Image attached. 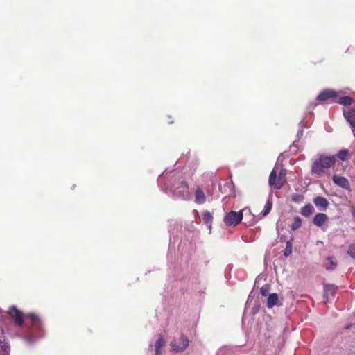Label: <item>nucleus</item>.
I'll return each instance as SVG.
<instances>
[{"instance_id": "1", "label": "nucleus", "mask_w": 355, "mask_h": 355, "mask_svg": "<svg viewBox=\"0 0 355 355\" xmlns=\"http://www.w3.org/2000/svg\"><path fill=\"white\" fill-rule=\"evenodd\" d=\"M9 313L14 319L15 325L20 327L18 336L28 345L37 343L44 336V327L41 318L33 313H24L16 306H11Z\"/></svg>"}, {"instance_id": "2", "label": "nucleus", "mask_w": 355, "mask_h": 355, "mask_svg": "<svg viewBox=\"0 0 355 355\" xmlns=\"http://www.w3.org/2000/svg\"><path fill=\"white\" fill-rule=\"evenodd\" d=\"M336 157L334 155H319L312 162L311 171L312 174L318 176L324 175L327 170L336 163Z\"/></svg>"}, {"instance_id": "3", "label": "nucleus", "mask_w": 355, "mask_h": 355, "mask_svg": "<svg viewBox=\"0 0 355 355\" xmlns=\"http://www.w3.org/2000/svg\"><path fill=\"white\" fill-rule=\"evenodd\" d=\"M173 183L168 185L167 189L178 198L189 200L191 195L187 184L184 180H181L180 175L178 177L173 175Z\"/></svg>"}, {"instance_id": "4", "label": "nucleus", "mask_w": 355, "mask_h": 355, "mask_svg": "<svg viewBox=\"0 0 355 355\" xmlns=\"http://www.w3.org/2000/svg\"><path fill=\"white\" fill-rule=\"evenodd\" d=\"M243 219V211H230L226 214L224 217L223 221L227 226H236Z\"/></svg>"}, {"instance_id": "5", "label": "nucleus", "mask_w": 355, "mask_h": 355, "mask_svg": "<svg viewBox=\"0 0 355 355\" xmlns=\"http://www.w3.org/2000/svg\"><path fill=\"white\" fill-rule=\"evenodd\" d=\"M189 339L186 336H181L178 340H175L171 342V350L175 352H182L189 346Z\"/></svg>"}, {"instance_id": "6", "label": "nucleus", "mask_w": 355, "mask_h": 355, "mask_svg": "<svg viewBox=\"0 0 355 355\" xmlns=\"http://www.w3.org/2000/svg\"><path fill=\"white\" fill-rule=\"evenodd\" d=\"M329 217L327 214L318 213L314 216L313 223L315 226L320 227L322 230H326L327 226H325V224L327 223Z\"/></svg>"}, {"instance_id": "7", "label": "nucleus", "mask_w": 355, "mask_h": 355, "mask_svg": "<svg viewBox=\"0 0 355 355\" xmlns=\"http://www.w3.org/2000/svg\"><path fill=\"white\" fill-rule=\"evenodd\" d=\"M332 180L334 183L337 186L347 190L350 189L349 182L346 178L335 175L333 176Z\"/></svg>"}, {"instance_id": "8", "label": "nucleus", "mask_w": 355, "mask_h": 355, "mask_svg": "<svg viewBox=\"0 0 355 355\" xmlns=\"http://www.w3.org/2000/svg\"><path fill=\"white\" fill-rule=\"evenodd\" d=\"M343 113L345 119L350 124L352 131L355 137V109H351L348 112L344 110Z\"/></svg>"}, {"instance_id": "9", "label": "nucleus", "mask_w": 355, "mask_h": 355, "mask_svg": "<svg viewBox=\"0 0 355 355\" xmlns=\"http://www.w3.org/2000/svg\"><path fill=\"white\" fill-rule=\"evenodd\" d=\"M313 202L318 209L322 211H325L329 205L328 200L324 197L322 196L314 198Z\"/></svg>"}, {"instance_id": "10", "label": "nucleus", "mask_w": 355, "mask_h": 355, "mask_svg": "<svg viewBox=\"0 0 355 355\" xmlns=\"http://www.w3.org/2000/svg\"><path fill=\"white\" fill-rule=\"evenodd\" d=\"M268 184L270 187H273L275 189H281V182L280 181H278L277 177V171L275 170V168L272 170L270 172L269 180H268Z\"/></svg>"}, {"instance_id": "11", "label": "nucleus", "mask_w": 355, "mask_h": 355, "mask_svg": "<svg viewBox=\"0 0 355 355\" xmlns=\"http://www.w3.org/2000/svg\"><path fill=\"white\" fill-rule=\"evenodd\" d=\"M337 96V93L333 90H324L320 93L317 97L319 101H327Z\"/></svg>"}, {"instance_id": "12", "label": "nucleus", "mask_w": 355, "mask_h": 355, "mask_svg": "<svg viewBox=\"0 0 355 355\" xmlns=\"http://www.w3.org/2000/svg\"><path fill=\"white\" fill-rule=\"evenodd\" d=\"M206 202V196L205 192L200 187H197L195 192V202L199 205L204 204Z\"/></svg>"}, {"instance_id": "13", "label": "nucleus", "mask_w": 355, "mask_h": 355, "mask_svg": "<svg viewBox=\"0 0 355 355\" xmlns=\"http://www.w3.org/2000/svg\"><path fill=\"white\" fill-rule=\"evenodd\" d=\"M337 287L333 284H326L324 286V297L328 300L329 296H333L336 293Z\"/></svg>"}, {"instance_id": "14", "label": "nucleus", "mask_w": 355, "mask_h": 355, "mask_svg": "<svg viewBox=\"0 0 355 355\" xmlns=\"http://www.w3.org/2000/svg\"><path fill=\"white\" fill-rule=\"evenodd\" d=\"M314 211L315 209L313 205L309 203L302 207L300 213L305 217H309L313 214Z\"/></svg>"}, {"instance_id": "15", "label": "nucleus", "mask_w": 355, "mask_h": 355, "mask_svg": "<svg viewBox=\"0 0 355 355\" xmlns=\"http://www.w3.org/2000/svg\"><path fill=\"white\" fill-rule=\"evenodd\" d=\"M10 347L7 341L0 340V355H10Z\"/></svg>"}, {"instance_id": "16", "label": "nucleus", "mask_w": 355, "mask_h": 355, "mask_svg": "<svg viewBox=\"0 0 355 355\" xmlns=\"http://www.w3.org/2000/svg\"><path fill=\"white\" fill-rule=\"evenodd\" d=\"M166 341L162 337L159 338L155 345V355H162L161 349L165 345Z\"/></svg>"}, {"instance_id": "17", "label": "nucleus", "mask_w": 355, "mask_h": 355, "mask_svg": "<svg viewBox=\"0 0 355 355\" xmlns=\"http://www.w3.org/2000/svg\"><path fill=\"white\" fill-rule=\"evenodd\" d=\"M202 220L207 225L208 228L210 229L213 220V216L211 213L208 211L203 212L202 214Z\"/></svg>"}, {"instance_id": "18", "label": "nucleus", "mask_w": 355, "mask_h": 355, "mask_svg": "<svg viewBox=\"0 0 355 355\" xmlns=\"http://www.w3.org/2000/svg\"><path fill=\"white\" fill-rule=\"evenodd\" d=\"M278 302V295L277 293H272L269 295L267 300V306L268 308H272L275 305L277 304Z\"/></svg>"}, {"instance_id": "19", "label": "nucleus", "mask_w": 355, "mask_h": 355, "mask_svg": "<svg viewBox=\"0 0 355 355\" xmlns=\"http://www.w3.org/2000/svg\"><path fill=\"white\" fill-rule=\"evenodd\" d=\"M337 263L334 261L333 257H328L327 262L324 263V267L327 270H333L336 268Z\"/></svg>"}, {"instance_id": "20", "label": "nucleus", "mask_w": 355, "mask_h": 355, "mask_svg": "<svg viewBox=\"0 0 355 355\" xmlns=\"http://www.w3.org/2000/svg\"><path fill=\"white\" fill-rule=\"evenodd\" d=\"M301 225H302V219L298 216H295L293 218V222L291 225V230L295 231V230H297L298 228H300L301 227Z\"/></svg>"}, {"instance_id": "21", "label": "nucleus", "mask_w": 355, "mask_h": 355, "mask_svg": "<svg viewBox=\"0 0 355 355\" xmlns=\"http://www.w3.org/2000/svg\"><path fill=\"white\" fill-rule=\"evenodd\" d=\"M354 100L349 96H343L339 98L338 103L343 105H350L353 103Z\"/></svg>"}, {"instance_id": "22", "label": "nucleus", "mask_w": 355, "mask_h": 355, "mask_svg": "<svg viewBox=\"0 0 355 355\" xmlns=\"http://www.w3.org/2000/svg\"><path fill=\"white\" fill-rule=\"evenodd\" d=\"M286 170L284 168H282L280 172L279 173L277 179L278 181H280L281 182V188L284 185V182H286Z\"/></svg>"}, {"instance_id": "23", "label": "nucleus", "mask_w": 355, "mask_h": 355, "mask_svg": "<svg viewBox=\"0 0 355 355\" xmlns=\"http://www.w3.org/2000/svg\"><path fill=\"white\" fill-rule=\"evenodd\" d=\"M272 208V202L270 200H268L264 206V209L262 212L263 216H266L269 214Z\"/></svg>"}, {"instance_id": "24", "label": "nucleus", "mask_w": 355, "mask_h": 355, "mask_svg": "<svg viewBox=\"0 0 355 355\" xmlns=\"http://www.w3.org/2000/svg\"><path fill=\"white\" fill-rule=\"evenodd\" d=\"M292 253V244L291 241L286 242V246L284 252V255L285 257H289Z\"/></svg>"}, {"instance_id": "25", "label": "nucleus", "mask_w": 355, "mask_h": 355, "mask_svg": "<svg viewBox=\"0 0 355 355\" xmlns=\"http://www.w3.org/2000/svg\"><path fill=\"white\" fill-rule=\"evenodd\" d=\"M347 254L353 259H355V243L349 245Z\"/></svg>"}, {"instance_id": "26", "label": "nucleus", "mask_w": 355, "mask_h": 355, "mask_svg": "<svg viewBox=\"0 0 355 355\" xmlns=\"http://www.w3.org/2000/svg\"><path fill=\"white\" fill-rule=\"evenodd\" d=\"M349 153L347 150H341L338 154V157L341 160H345L347 158Z\"/></svg>"}, {"instance_id": "27", "label": "nucleus", "mask_w": 355, "mask_h": 355, "mask_svg": "<svg viewBox=\"0 0 355 355\" xmlns=\"http://www.w3.org/2000/svg\"><path fill=\"white\" fill-rule=\"evenodd\" d=\"M269 289L270 286L268 284H266L261 288L260 293H261L262 295L266 296L268 295Z\"/></svg>"}, {"instance_id": "28", "label": "nucleus", "mask_w": 355, "mask_h": 355, "mask_svg": "<svg viewBox=\"0 0 355 355\" xmlns=\"http://www.w3.org/2000/svg\"><path fill=\"white\" fill-rule=\"evenodd\" d=\"M352 215L355 218V206H352Z\"/></svg>"}]
</instances>
